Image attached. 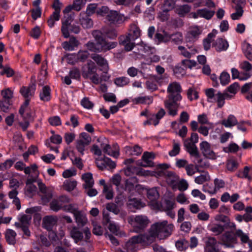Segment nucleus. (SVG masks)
Returning a JSON list of instances; mask_svg holds the SVG:
<instances>
[{"label":"nucleus","instance_id":"nucleus-1","mask_svg":"<svg viewBox=\"0 0 252 252\" xmlns=\"http://www.w3.org/2000/svg\"><path fill=\"white\" fill-rule=\"evenodd\" d=\"M174 229L172 223H168L167 220L154 223L148 232L150 241L154 242L156 238L160 240L169 236Z\"/></svg>","mask_w":252,"mask_h":252},{"label":"nucleus","instance_id":"nucleus-2","mask_svg":"<svg viewBox=\"0 0 252 252\" xmlns=\"http://www.w3.org/2000/svg\"><path fill=\"white\" fill-rule=\"evenodd\" d=\"M131 33L127 35H123L120 37V43L125 47L127 51H129L134 47V41L140 36V30L136 26L131 27Z\"/></svg>","mask_w":252,"mask_h":252},{"label":"nucleus","instance_id":"nucleus-3","mask_svg":"<svg viewBox=\"0 0 252 252\" xmlns=\"http://www.w3.org/2000/svg\"><path fill=\"white\" fill-rule=\"evenodd\" d=\"M128 222L134 228L135 231H138L148 225L149 220L145 216L137 215L129 217Z\"/></svg>","mask_w":252,"mask_h":252},{"label":"nucleus","instance_id":"nucleus-4","mask_svg":"<svg viewBox=\"0 0 252 252\" xmlns=\"http://www.w3.org/2000/svg\"><path fill=\"white\" fill-rule=\"evenodd\" d=\"M35 91V86L34 85H32L29 87H22L20 90L21 94L26 99L24 104L19 110V113L23 116L24 119L25 118V116H23L25 109L28 106L30 99L34 95Z\"/></svg>","mask_w":252,"mask_h":252},{"label":"nucleus","instance_id":"nucleus-5","mask_svg":"<svg viewBox=\"0 0 252 252\" xmlns=\"http://www.w3.org/2000/svg\"><path fill=\"white\" fill-rule=\"evenodd\" d=\"M149 239L148 234L133 236L126 243V246L128 250L134 251L138 244L152 243V241H150Z\"/></svg>","mask_w":252,"mask_h":252},{"label":"nucleus","instance_id":"nucleus-6","mask_svg":"<svg viewBox=\"0 0 252 252\" xmlns=\"http://www.w3.org/2000/svg\"><path fill=\"white\" fill-rule=\"evenodd\" d=\"M182 88L180 84L176 82L171 83L169 84L167 92L169 94L168 98L174 100H181L182 96L180 94Z\"/></svg>","mask_w":252,"mask_h":252},{"label":"nucleus","instance_id":"nucleus-7","mask_svg":"<svg viewBox=\"0 0 252 252\" xmlns=\"http://www.w3.org/2000/svg\"><path fill=\"white\" fill-rule=\"evenodd\" d=\"M91 141V138L88 133H81L76 141V147L78 151L83 155L85 147L90 144Z\"/></svg>","mask_w":252,"mask_h":252},{"label":"nucleus","instance_id":"nucleus-8","mask_svg":"<svg viewBox=\"0 0 252 252\" xmlns=\"http://www.w3.org/2000/svg\"><path fill=\"white\" fill-rule=\"evenodd\" d=\"M201 27L197 26L190 27L188 31L185 40L186 42H194L197 40L202 32Z\"/></svg>","mask_w":252,"mask_h":252},{"label":"nucleus","instance_id":"nucleus-9","mask_svg":"<svg viewBox=\"0 0 252 252\" xmlns=\"http://www.w3.org/2000/svg\"><path fill=\"white\" fill-rule=\"evenodd\" d=\"M155 158V155L153 153L144 152L141 159L137 161V165L144 167L154 166V163L153 160Z\"/></svg>","mask_w":252,"mask_h":252},{"label":"nucleus","instance_id":"nucleus-10","mask_svg":"<svg viewBox=\"0 0 252 252\" xmlns=\"http://www.w3.org/2000/svg\"><path fill=\"white\" fill-rule=\"evenodd\" d=\"M38 185L41 192V198L44 203L48 202L53 196V189L47 188L41 181H38Z\"/></svg>","mask_w":252,"mask_h":252},{"label":"nucleus","instance_id":"nucleus-11","mask_svg":"<svg viewBox=\"0 0 252 252\" xmlns=\"http://www.w3.org/2000/svg\"><path fill=\"white\" fill-rule=\"evenodd\" d=\"M58 218L56 216H46L42 220V226L48 231H51L58 222Z\"/></svg>","mask_w":252,"mask_h":252},{"label":"nucleus","instance_id":"nucleus-12","mask_svg":"<svg viewBox=\"0 0 252 252\" xmlns=\"http://www.w3.org/2000/svg\"><path fill=\"white\" fill-rule=\"evenodd\" d=\"M147 197L150 201L149 205L153 209H157L159 207V205L157 200L159 197V194L156 188H152L147 191Z\"/></svg>","mask_w":252,"mask_h":252},{"label":"nucleus","instance_id":"nucleus-13","mask_svg":"<svg viewBox=\"0 0 252 252\" xmlns=\"http://www.w3.org/2000/svg\"><path fill=\"white\" fill-rule=\"evenodd\" d=\"M199 146L201 153L204 157L211 159L215 158V153L213 151L210 143L207 141H204L201 142Z\"/></svg>","mask_w":252,"mask_h":252},{"label":"nucleus","instance_id":"nucleus-14","mask_svg":"<svg viewBox=\"0 0 252 252\" xmlns=\"http://www.w3.org/2000/svg\"><path fill=\"white\" fill-rule=\"evenodd\" d=\"M240 68L243 71V80H247L252 76V64L247 61H242L239 64Z\"/></svg>","mask_w":252,"mask_h":252},{"label":"nucleus","instance_id":"nucleus-15","mask_svg":"<svg viewBox=\"0 0 252 252\" xmlns=\"http://www.w3.org/2000/svg\"><path fill=\"white\" fill-rule=\"evenodd\" d=\"M177 101L169 99L164 101L165 107L169 115L175 116L177 115L179 107V104L176 102Z\"/></svg>","mask_w":252,"mask_h":252},{"label":"nucleus","instance_id":"nucleus-16","mask_svg":"<svg viewBox=\"0 0 252 252\" xmlns=\"http://www.w3.org/2000/svg\"><path fill=\"white\" fill-rule=\"evenodd\" d=\"M221 240L222 244L228 248H234L235 245L237 244V238L229 232L225 233L222 235Z\"/></svg>","mask_w":252,"mask_h":252},{"label":"nucleus","instance_id":"nucleus-17","mask_svg":"<svg viewBox=\"0 0 252 252\" xmlns=\"http://www.w3.org/2000/svg\"><path fill=\"white\" fill-rule=\"evenodd\" d=\"M91 58L99 66L101 70L104 73H107L109 70V66L108 63L105 59L97 54H93L91 56Z\"/></svg>","mask_w":252,"mask_h":252},{"label":"nucleus","instance_id":"nucleus-18","mask_svg":"<svg viewBox=\"0 0 252 252\" xmlns=\"http://www.w3.org/2000/svg\"><path fill=\"white\" fill-rule=\"evenodd\" d=\"M69 235L72 238L75 243L82 240L83 238V233L79 230L78 227L75 226H72L67 227Z\"/></svg>","mask_w":252,"mask_h":252},{"label":"nucleus","instance_id":"nucleus-19","mask_svg":"<svg viewBox=\"0 0 252 252\" xmlns=\"http://www.w3.org/2000/svg\"><path fill=\"white\" fill-rule=\"evenodd\" d=\"M99 52H106L114 48L117 46L116 42L106 41L101 36V34L99 36Z\"/></svg>","mask_w":252,"mask_h":252},{"label":"nucleus","instance_id":"nucleus-20","mask_svg":"<svg viewBox=\"0 0 252 252\" xmlns=\"http://www.w3.org/2000/svg\"><path fill=\"white\" fill-rule=\"evenodd\" d=\"M93 34L96 41V43L92 42H89L86 44V47L88 50L92 52H99V36L101 34L100 32L98 31H94Z\"/></svg>","mask_w":252,"mask_h":252},{"label":"nucleus","instance_id":"nucleus-21","mask_svg":"<svg viewBox=\"0 0 252 252\" xmlns=\"http://www.w3.org/2000/svg\"><path fill=\"white\" fill-rule=\"evenodd\" d=\"M79 22L84 28L90 29L93 27V21L84 12H81L80 13Z\"/></svg>","mask_w":252,"mask_h":252},{"label":"nucleus","instance_id":"nucleus-22","mask_svg":"<svg viewBox=\"0 0 252 252\" xmlns=\"http://www.w3.org/2000/svg\"><path fill=\"white\" fill-rule=\"evenodd\" d=\"M179 180V176L172 172H168L166 175V181L172 189H177V183Z\"/></svg>","mask_w":252,"mask_h":252},{"label":"nucleus","instance_id":"nucleus-23","mask_svg":"<svg viewBox=\"0 0 252 252\" xmlns=\"http://www.w3.org/2000/svg\"><path fill=\"white\" fill-rule=\"evenodd\" d=\"M32 216L31 215L20 214L18 216L19 222H16L15 225L17 227L29 226L30 224Z\"/></svg>","mask_w":252,"mask_h":252},{"label":"nucleus","instance_id":"nucleus-24","mask_svg":"<svg viewBox=\"0 0 252 252\" xmlns=\"http://www.w3.org/2000/svg\"><path fill=\"white\" fill-rule=\"evenodd\" d=\"M241 91L245 95V98L252 103V82L245 83L242 87Z\"/></svg>","mask_w":252,"mask_h":252},{"label":"nucleus","instance_id":"nucleus-25","mask_svg":"<svg viewBox=\"0 0 252 252\" xmlns=\"http://www.w3.org/2000/svg\"><path fill=\"white\" fill-rule=\"evenodd\" d=\"M127 207L130 209H140L144 207L145 206V204L136 198H132L130 197L128 198V200L127 202Z\"/></svg>","mask_w":252,"mask_h":252},{"label":"nucleus","instance_id":"nucleus-26","mask_svg":"<svg viewBox=\"0 0 252 252\" xmlns=\"http://www.w3.org/2000/svg\"><path fill=\"white\" fill-rule=\"evenodd\" d=\"M213 46L215 48L216 51L221 52L226 50L228 48L229 44L225 39L219 38L213 44Z\"/></svg>","mask_w":252,"mask_h":252},{"label":"nucleus","instance_id":"nucleus-27","mask_svg":"<svg viewBox=\"0 0 252 252\" xmlns=\"http://www.w3.org/2000/svg\"><path fill=\"white\" fill-rule=\"evenodd\" d=\"M79 45V41L74 37H71L68 41H65L62 43V47L67 51H73Z\"/></svg>","mask_w":252,"mask_h":252},{"label":"nucleus","instance_id":"nucleus-28","mask_svg":"<svg viewBox=\"0 0 252 252\" xmlns=\"http://www.w3.org/2000/svg\"><path fill=\"white\" fill-rule=\"evenodd\" d=\"M87 68V70L84 68L82 72L83 77L86 78L89 77L92 74L96 72L97 70V67L95 63L92 61H90L88 62Z\"/></svg>","mask_w":252,"mask_h":252},{"label":"nucleus","instance_id":"nucleus-29","mask_svg":"<svg viewBox=\"0 0 252 252\" xmlns=\"http://www.w3.org/2000/svg\"><path fill=\"white\" fill-rule=\"evenodd\" d=\"M184 146L188 152L190 154L191 158L199 154L197 147L195 144L190 143L189 140L186 139L185 140Z\"/></svg>","mask_w":252,"mask_h":252},{"label":"nucleus","instance_id":"nucleus-30","mask_svg":"<svg viewBox=\"0 0 252 252\" xmlns=\"http://www.w3.org/2000/svg\"><path fill=\"white\" fill-rule=\"evenodd\" d=\"M217 33L218 31L216 30H213L211 33L208 34L207 37L203 39V45L204 49L206 51L210 49L211 47V43L213 38L216 36Z\"/></svg>","mask_w":252,"mask_h":252},{"label":"nucleus","instance_id":"nucleus-31","mask_svg":"<svg viewBox=\"0 0 252 252\" xmlns=\"http://www.w3.org/2000/svg\"><path fill=\"white\" fill-rule=\"evenodd\" d=\"M191 158L192 162L195 164V168H207L209 166V163L202 159L199 153Z\"/></svg>","mask_w":252,"mask_h":252},{"label":"nucleus","instance_id":"nucleus-32","mask_svg":"<svg viewBox=\"0 0 252 252\" xmlns=\"http://www.w3.org/2000/svg\"><path fill=\"white\" fill-rule=\"evenodd\" d=\"M75 221L78 225L84 226L88 222L86 215L81 211L77 210L74 214Z\"/></svg>","mask_w":252,"mask_h":252},{"label":"nucleus","instance_id":"nucleus-33","mask_svg":"<svg viewBox=\"0 0 252 252\" xmlns=\"http://www.w3.org/2000/svg\"><path fill=\"white\" fill-rule=\"evenodd\" d=\"M70 24V19L69 17L62 20L61 32L64 38H68L69 36V27Z\"/></svg>","mask_w":252,"mask_h":252},{"label":"nucleus","instance_id":"nucleus-34","mask_svg":"<svg viewBox=\"0 0 252 252\" xmlns=\"http://www.w3.org/2000/svg\"><path fill=\"white\" fill-rule=\"evenodd\" d=\"M82 179L84 181V187L85 189L92 188L94 184V180L92 173L88 172L82 175Z\"/></svg>","mask_w":252,"mask_h":252},{"label":"nucleus","instance_id":"nucleus-35","mask_svg":"<svg viewBox=\"0 0 252 252\" xmlns=\"http://www.w3.org/2000/svg\"><path fill=\"white\" fill-rule=\"evenodd\" d=\"M77 185V182L75 180H65L62 186V188L67 191L70 192L75 189Z\"/></svg>","mask_w":252,"mask_h":252},{"label":"nucleus","instance_id":"nucleus-36","mask_svg":"<svg viewBox=\"0 0 252 252\" xmlns=\"http://www.w3.org/2000/svg\"><path fill=\"white\" fill-rule=\"evenodd\" d=\"M187 47L189 49L191 50V53L189 52L185 47L183 46H179L178 47V50L180 52V54L184 56V57L187 58H190L191 57L192 55H194L195 53L198 52L197 50L195 48H192V46H189L187 45Z\"/></svg>","mask_w":252,"mask_h":252},{"label":"nucleus","instance_id":"nucleus-37","mask_svg":"<svg viewBox=\"0 0 252 252\" xmlns=\"http://www.w3.org/2000/svg\"><path fill=\"white\" fill-rule=\"evenodd\" d=\"M190 10L191 6L185 4L177 6L175 8V12L180 17H183L189 13Z\"/></svg>","mask_w":252,"mask_h":252},{"label":"nucleus","instance_id":"nucleus-38","mask_svg":"<svg viewBox=\"0 0 252 252\" xmlns=\"http://www.w3.org/2000/svg\"><path fill=\"white\" fill-rule=\"evenodd\" d=\"M18 192L16 189H12L8 193V197L10 199H12V203L14 204L17 210H20L21 208V203L20 199L17 195Z\"/></svg>","mask_w":252,"mask_h":252},{"label":"nucleus","instance_id":"nucleus-39","mask_svg":"<svg viewBox=\"0 0 252 252\" xmlns=\"http://www.w3.org/2000/svg\"><path fill=\"white\" fill-rule=\"evenodd\" d=\"M236 118L232 115H230L227 119L223 120L221 124L226 127H231L237 124Z\"/></svg>","mask_w":252,"mask_h":252},{"label":"nucleus","instance_id":"nucleus-40","mask_svg":"<svg viewBox=\"0 0 252 252\" xmlns=\"http://www.w3.org/2000/svg\"><path fill=\"white\" fill-rule=\"evenodd\" d=\"M103 214L104 218L106 220L107 222H109V224L108 227L109 230L112 233L116 234V235L121 234V232L120 231V227L114 222H110L108 217L105 215L104 213H103Z\"/></svg>","mask_w":252,"mask_h":252},{"label":"nucleus","instance_id":"nucleus-41","mask_svg":"<svg viewBox=\"0 0 252 252\" xmlns=\"http://www.w3.org/2000/svg\"><path fill=\"white\" fill-rule=\"evenodd\" d=\"M132 101L136 104H144L149 105L153 102V98L149 96H138L133 99Z\"/></svg>","mask_w":252,"mask_h":252},{"label":"nucleus","instance_id":"nucleus-42","mask_svg":"<svg viewBox=\"0 0 252 252\" xmlns=\"http://www.w3.org/2000/svg\"><path fill=\"white\" fill-rule=\"evenodd\" d=\"M16 233L11 229H8L5 233V237L7 242L10 245H13L16 242Z\"/></svg>","mask_w":252,"mask_h":252},{"label":"nucleus","instance_id":"nucleus-43","mask_svg":"<svg viewBox=\"0 0 252 252\" xmlns=\"http://www.w3.org/2000/svg\"><path fill=\"white\" fill-rule=\"evenodd\" d=\"M119 150L120 149L117 144L114 145L113 149L109 145H108V147L107 148V150H103V152L110 156L118 158L120 155Z\"/></svg>","mask_w":252,"mask_h":252},{"label":"nucleus","instance_id":"nucleus-44","mask_svg":"<svg viewBox=\"0 0 252 252\" xmlns=\"http://www.w3.org/2000/svg\"><path fill=\"white\" fill-rule=\"evenodd\" d=\"M198 14L199 15L200 17L205 18L207 20H209L214 16L215 12L213 10H210L207 8H204L198 9Z\"/></svg>","mask_w":252,"mask_h":252},{"label":"nucleus","instance_id":"nucleus-45","mask_svg":"<svg viewBox=\"0 0 252 252\" xmlns=\"http://www.w3.org/2000/svg\"><path fill=\"white\" fill-rule=\"evenodd\" d=\"M50 89L48 86L43 87L40 94V98L43 101H48L51 98Z\"/></svg>","mask_w":252,"mask_h":252},{"label":"nucleus","instance_id":"nucleus-46","mask_svg":"<svg viewBox=\"0 0 252 252\" xmlns=\"http://www.w3.org/2000/svg\"><path fill=\"white\" fill-rule=\"evenodd\" d=\"M209 230L216 235H219L224 230V227L220 224L212 223L208 225Z\"/></svg>","mask_w":252,"mask_h":252},{"label":"nucleus","instance_id":"nucleus-47","mask_svg":"<svg viewBox=\"0 0 252 252\" xmlns=\"http://www.w3.org/2000/svg\"><path fill=\"white\" fill-rule=\"evenodd\" d=\"M210 180V176L208 173H205L197 176L194 179V182L196 184L201 185L206 182Z\"/></svg>","mask_w":252,"mask_h":252},{"label":"nucleus","instance_id":"nucleus-48","mask_svg":"<svg viewBox=\"0 0 252 252\" xmlns=\"http://www.w3.org/2000/svg\"><path fill=\"white\" fill-rule=\"evenodd\" d=\"M184 40L183 34L180 32H177L171 34V41L176 44H181Z\"/></svg>","mask_w":252,"mask_h":252},{"label":"nucleus","instance_id":"nucleus-49","mask_svg":"<svg viewBox=\"0 0 252 252\" xmlns=\"http://www.w3.org/2000/svg\"><path fill=\"white\" fill-rule=\"evenodd\" d=\"M63 59L65 60L68 63L72 65L78 62L76 54H68L64 56Z\"/></svg>","mask_w":252,"mask_h":252},{"label":"nucleus","instance_id":"nucleus-50","mask_svg":"<svg viewBox=\"0 0 252 252\" xmlns=\"http://www.w3.org/2000/svg\"><path fill=\"white\" fill-rule=\"evenodd\" d=\"M60 14L53 12L50 16L47 21L48 25L50 28H53L55 24V22L60 20Z\"/></svg>","mask_w":252,"mask_h":252},{"label":"nucleus","instance_id":"nucleus-51","mask_svg":"<svg viewBox=\"0 0 252 252\" xmlns=\"http://www.w3.org/2000/svg\"><path fill=\"white\" fill-rule=\"evenodd\" d=\"M37 168L38 167L35 164H32L30 166H26L24 170V173L26 174L32 173L35 175L36 177H38L39 172Z\"/></svg>","mask_w":252,"mask_h":252},{"label":"nucleus","instance_id":"nucleus-52","mask_svg":"<svg viewBox=\"0 0 252 252\" xmlns=\"http://www.w3.org/2000/svg\"><path fill=\"white\" fill-rule=\"evenodd\" d=\"M107 158L105 157H100L95 158V163H96L97 167L99 169H100L101 170H103L106 168V159Z\"/></svg>","mask_w":252,"mask_h":252},{"label":"nucleus","instance_id":"nucleus-53","mask_svg":"<svg viewBox=\"0 0 252 252\" xmlns=\"http://www.w3.org/2000/svg\"><path fill=\"white\" fill-rule=\"evenodd\" d=\"M159 122V120H158L156 117H155V115L154 114H150V116L149 118L143 123L144 126L147 125H154V126H157Z\"/></svg>","mask_w":252,"mask_h":252},{"label":"nucleus","instance_id":"nucleus-54","mask_svg":"<svg viewBox=\"0 0 252 252\" xmlns=\"http://www.w3.org/2000/svg\"><path fill=\"white\" fill-rule=\"evenodd\" d=\"M36 187L34 185H26L25 192L26 195L29 197H32L36 191Z\"/></svg>","mask_w":252,"mask_h":252},{"label":"nucleus","instance_id":"nucleus-55","mask_svg":"<svg viewBox=\"0 0 252 252\" xmlns=\"http://www.w3.org/2000/svg\"><path fill=\"white\" fill-rule=\"evenodd\" d=\"M129 82V79L126 77H120L114 80V83L118 87H124L127 85Z\"/></svg>","mask_w":252,"mask_h":252},{"label":"nucleus","instance_id":"nucleus-56","mask_svg":"<svg viewBox=\"0 0 252 252\" xmlns=\"http://www.w3.org/2000/svg\"><path fill=\"white\" fill-rule=\"evenodd\" d=\"M171 34H169L165 32L163 34L158 33L156 34V38L160 42H167L171 41Z\"/></svg>","mask_w":252,"mask_h":252},{"label":"nucleus","instance_id":"nucleus-57","mask_svg":"<svg viewBox=\"0 0 252 252\" xmlns=\"http://www.w3.org/2000/svg\"><path fill=\"white\" fill-rule=\"evenodd\" d=\"M106 18L111 22H115L119 21L120 15L116 11H110L107 15Z\"/></svg>","mask_w":252,"mask_h":252},{"label":"nucleus","instance_id":"nucleus-58","mask_svg":"<svg viewBox=\"0 0 252 252\" xmlns=\"http://www.w3.org/2000/svg\"><path fill=\"white\" fill-rule=\"evenodd\" d=\"M198 123L201 125L207 124L209 126V128L214 127L213 124L209 122L207 116L205 114L199 115L197 117Z\"/></svg>","mask_w":252,"mask_h":252},{"label":"nucleus","instance_id":"nucleus-59","mask_svg":"<svg viewBox=\"0 0 252 252\" xmlns=\"http://www.w3.org/2000/svg\"><path fill=\"white\" fill-rule=\"evenodd\" d=\"M63 205L59 199L53 200L50 203V208L52 210L57 212L61 209L63 210Z\"/></svg>","mask_w":252,"mask_h":252},{"label":"nucleus","instance_id":"nucleus-60","mask_svg":"<svg viewBox=\"0 0 252 252\" xmlns=\"http://www.w3.org/2000/svg\"><path fill=\"white\" fill-rule=\"evenodd\" d=\"M127 150L132 156H138L142 152V149L138 145H135L132 147H127Z\"/></svg>","mask_w":252,"mask_h":252},{"label":"nucleus","instance_id":"nucleus-61","mask_svg":"<svg viewBox=\"0 0 252 252\" xmlns=\"http://www.w3.org/2000/svg\"><path fill=\"white\" fill-rule=\"evenodd\" d=\"M236 235L239 237L242 243H247L249 240V236L244 233L242 230L238 229L235 232Z\"/></svg>","mask_w":252,"mask_h":252},{"label":"nucleus","instance_id":"nucleus-62","mask_svg":"<svg viewBox=\"0 0 252 252\" xmlns=\"http://www.w3.org/2000/svg\"><path fill=\"white\" fill-rule=\"evenodd\" d=\"M176 248L180 251L185 250L189 246L188 242L185 239H181L176 242Z\"/></svg>","mask_w":252,"mask_h":252},{"label":"nucleus","instance_id":"nucleus-63","mask_svg":"<svg viewBox=\"0 0 252 252\" xmlns=\"http://www.w3.org/2000/svg\"><path fill=\"white\" fill-rule=\"evenodd\" d=\"M235 10L236 12L231 15V18L234 20L239 19L243 13L242 8L239 5H237L235 7Z\"/></svg>","mask_w":252,"mask_h":252},{"label":"nucleus","instance_id":"nucleus-64","mask_svg":"<svg viewBox=\"0 0 252 252\" xmlns=\"http://www.w3.org/2000/svg\"><path fill=\"white\" fill-rule=\"evenodd\" d=\"M176 207V204L175 202L170 200H165L162 206V209L164 211L173 210Z\"/></svg>","mask_w":252,"mask_h":252}]
</instances>
